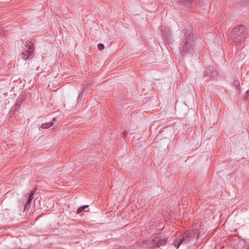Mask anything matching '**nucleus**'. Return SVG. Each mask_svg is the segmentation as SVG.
Here are the masks:
<instances>
[{"instance_id": "obj_1", "label": "nucleus", "mask_w": 249, "mask_h": 249, "mask_svg": "<svg viewBox=\"0 0 249 249\" xmlns=\"http://www.w3.org/2000/svg\"><path fill=\"white\" fill-rule=\"evenodd\" d=\"M183 36L180 40L179 51L182 56L190 54L194 47L195 34L189 29L183 31Z\"/></svg>"}, {"instance_id": "obj_2", "label": "nucleus", "mask_w": 249, "mask_h": 249, "mask_svg": "<svg viewBox=\"0 0 249 249\" xmlns=\"http://www.w3.org/2000/svg\"><path fill=\"white\" fill-rule=\"evenodd\" d=\"M249 30L245 25H238L234 27L230 33V38L233 43L238 48L245 46V40L249 39Z\"/></svg>"}, {"instance_id": "obj_3", "label": "nucleus", "mask_w": 249, "mask_h": 249, "mask_svg": "<svg viewBox=\"0 0 249 249\" xmlns=\"http://www.w3.org/2000/svg\"><path fill=\"white\" fill-rule=\"evenodd\" d=\"M200 232L198 230H191L178 237L174 242V245L178 248L182 243L187 244L190 242H196L195 238H198Z\"/></svg>"}, {"instance_id": "obj_4", "label": "nucleus", "mask_w": 249, "mask_h": 249, "mask_svg": "<svg viewBox=\"0 0 249 249\" xmlns=\"http://www.w3.org/2000/svg\"><path fill=\"white\" fill-rule=\"evenodd\" d=\"M167 235L161 234H155L150 238L144 241V244L149 248L163 246L167 242Z\"/></svg>"}, {"instance_id": "obj_5", "label": "nucleus", "mask_w": 249, "mask_h": 249, "mask_svg": "<svg viewBox=\"0 0 249 249\" xmlns=\"http://www.w3.org/2000/svg\"><path fill=\"white\" fill-rule=\"evenodd\" d=\"M219 75V73L216 69L213 66H208L205 67V70L204 71L203 77L205 80L210 78H216Z\"/></svg>"}, {"instance_id": "obj_6", "label": "nucleus", "mask_w": 249, "mask_h": 249, "mask_svg": "<svg viewBox=\"0 0 249 249\" xmlns=\"http://www.w3.org/2000/svg\"><path fill=\"white\" fill-rule=\"evenodd\" d=\"M25 45L28 48L27 50H25L21 53V57L23 59L26 60L34 51V47L33 43L31 42H26Z\"/></svg>"}, {"instance_id": "obj_7", "label": "nucleus", "mask_w": 249, "mask_h": 249, "mask_svg": "<svg viewBox=\"0 0 249 249\" xmlns=\"http://www.w3.org/2000/svg\"><path fill=\"white\" fill-rule=\"evenodd\" d=\"M35 193H36V189H34L30 193V196H29V197L28 198L27 202L25 204V206H24L25 210H26V209L28 210L30 208V206H31V203L33 199L34 198V195H35Z\"/></svg>"}, {"instance_id": "obj_8", "label": "nucleus", "mask_w": 249, "mask_h": 249, "mask_svg": "<svg viewBox=\"0 0 249 249\" xmlns=\"http://www.w3.org/2000/svg\"><path fill=\"white\" fill-rule=\"evenodd\" d=\"M193 2V0H179V2L180 5L188 7Z\"/></svg>"}, {"instance_id": "obj_9", "label": "nucleus", "mask_w": 249, "mask_h": 249, "mask_svg": "<svg viewBox=\"0 0 249 249\" xmlns=\"http://www.w3.org/2000/svg\"><path fill=\"white\" fill-rule=\"evenodd\" d=\"M53 124V122L42 124L41 127L43 129H47L50 127Z\"/></svg>"}, {"instance_id": "obj_10", "label": "nucleus", "mask_w": 249, "mask_h": 249, "mask_svg": "<svg viewBox=\"0 0 249 249\" xmlns=\"http://www.w3.org/2000/svg\"><path fill=\"white\" fill-rule=\"evenodd\" d=\"M86 90V89L85 88H84L81 91V92L80 93V94L79 95V96L78 98V100H81L82 99V98L85 94V92Z\"/></svg>"}, {"instance_id": "obj_11", "label": "nucleus", "mask_w": 249, "mask_h": 249, "mask_svg": "<svg viewBox=\"0 0 249 249\" xmlns=\"http://www.w3.org/2000/svg\"><path fill=\"white\" fill-rule=\"evenodd\" d=\"M164 34L166 36V37L167 38H169V37L170 36V35L169 30L168 29H165Z\"/></svg>"}, {"instance_id": "obj_12", "label": "nucleus", "mask_w": 249, "mask_h": 249, "mask_svg": "<svg viewBox=\"0 0 249 249\" xmlns=\"http://www.w3.org/2000/svg\"><path fill=\"white\" fill-rule=\"evenodd\" d=\"M98 48L99 50H102L105 48V46L103 43H99L98 45Z\"/></svg>"}, {"instance_id": "obj_13", "label": "nucleus", "mask_w": 249, "mask_h": 249, "mask_svg": "<svg viewBox=\"0 0 249 249\" xmlns=\"http://www.w3.org/2000/svg\"><path fill=\"white\" fill-rule=\"evenodd\" d=\"M243 4L249 7V0H243Z\"/></svg>"}, {"instance_id": "obj_14", "label": "nucleus", "mask_w": 249, "mask_h": 249, "mask_svg": "<svg viewBox=\"0 0 249 249\" xmlns=\"http://www.w3.org/2000/svg\"><path fill=\"white\" fill-rule=\"evenodd\" d=\"M19 106H20V103H18V102L16 103L15 107H13V108H14V110H18V108H19Z\"/></svg>"}, {"instance_id": "obj_15", "label": "nucleus", "mask_w": 249, "mask_h": 249, "mask_svg": "<svg viewBox=\"0 0 249 249\" xmlns=\"http://www.w3.org/2000/svg\"><path fill=\"white\" fill-rule=\"evenodd\" d=\"M84 210V208L81 206V207H80L77 210V213H80L81 212H82Z\"/></svg>"}, {"instance_id": "obj_16", "label": "nucleus", "mask_w": 249, "mask_h": 249, "mask_svg": "<svg viewBox=\"0 0 249 249\" xmlns=\"http://www.w3.org/2000/svg\"><path fill=\"white\" fill-rule=\"evenodd\" d=\"M234 84L236 87H238L239 86V82L238 81H234Z\"/></svg>"}, {"instance_id": "obj_17", "label": "nucleus", "mask_w": 249, "mask_h": 249, "mask_svg": "<svg viewBox=\"0 0 249 249\" xmlns=\"http://www.w3.org/2000/svg\"><path fill=\"white\" fill-rule=\"evenodd\" d=\"M127 134V132L126 131L124 132V136L125 137Z\"/></svg>"}, {"instance_id": "obj_18", "label": "nucleus", "mask_w": 249, "mask_h": 249, "mask_svg": "<svg viewBox=\"0 0 249 249\" xmlns=\"http://www.w3.org/2000/svg\"><path fill=\"white\" fill-rule=\"evenodd\" d=\"M242 249H249V246L244 247Z\"/></svg>"}, {"instance_id": "obj_19", "label": "nucleus", "mask_w": 249, "mask_h": 249, "mask_svg": "<svg viewBox=\"0 0 249 249\" xmlns=\"http://www.w3.org/2000/svg\"><path fill=\"white\" fill-rule=\"evenodd\" d=\"M82 207L84 208V209H85V208H87L89 207V205H84V206H82Z\"/></svg>"}]
</instances>
